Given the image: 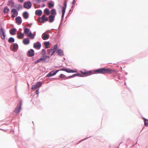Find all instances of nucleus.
Returning <instances> with one entry per match:
<instances>
[{
    "label": "nucleus",
    "mask_w": 148,
    "mask_h": 148,
    "mask_svg": "<svg viewBox=\"0 0 148 148\" xmlns=\"http://www.w3.org/2000/svg\"><path fill=\"white\" fill-rule=\"evenodd\" d=\"M35 14L37 15L40 16L42 14V12L40 10H36L35 12Z\"/></svg>",
    "instance_id": "nucleus-22"
},
{
    "label": "nucleus",
    "mask_w": 148,
    "mask_h": 148,
    "mask_svg": "<svg viewBox=\"0 0 148 148\" xmlns=\"http://www.w3.org/2000/svg\"><path fill=\"white\" fill-rule=\"evenodd\" d=\"M55 16H53L52 15H50L49 17V21L50 23H51L53 22L54 20Z\"/></svg>",
    "instance_id": "nucleus-19"
},
{
    "label": "nucleus",
    "mask_w": 148,
    "mask_h": 148,
    "mask_svg": "<svg viewBox=\"0 0 148 148\" xmlns=\"http://www.w3.org/2000/svg\"><path fill=\"white\" fill-rule=\"evenodd\" d=\"M24 33L27 36L30 37L31 39H33L34 37V35L29 31V29L26 28H24Z\"/></svg>",
    "instance_id": "nucleus-3"
},
{
    "label": "nucleus",
    "mask_w": 148,
    "mask_h": 148,
    "mask_svg": "<svg viewBox=\"0 0 148 148\" xmlns=\"http://www.w3.org/2000/svg\"><path fill=\"white\" fill-rule=\"evenodd\" d=\"M16 31V29H12L10 30V32L11 35H14L15 34V32Z\"/></svg>",
    "instance_id": "nucleus-24"
},
{
    "label": "nucleus",
    "mask_w": 148,
    "mask_h": 148,
    "mask_svg": "<svg viewBox=\"0 0 148 148\" xmlns=\"http://www.w3.org/2000/svg\"><path fill=\"white\" fill-rule=\"evenodd\" d=\"M23 16L25 19H27L28 17V14L26 12H25L23 13Z\"/></svg>",
    "instance_id": "nucleus-27"
},
{
    "label": "nucleus",
    "mask_w": 148,
    "mask_h": 148,
    "mask_svg": "<svg viewBox=\"0 0 148 148\" xmlns=\"http://www.w3.org/2000/svg\"><path fill=\"white\" fill-rule=\"evenodd\" d=\"M14 39L12 38V37H10V38L8 40V41L10 43H12L13 42H14Z\"/></svg>",
    "instance_id": "nucleus-30"
},
{
    "label": "nucleus",
    "mask_w": 148,
    "mask_h": 148,
    "mask_svg": "<svg viewBox=\"0 0 148 148\" xmlns=\"http://www.w3.org/2000/svg\"><path fill=\"white\" fill-rule=\"evenodd\" d=\"M49 35L45 33H43L42 36V38L44 40H46L48 39L49 38Z\"/></svg>",
    "instance_id": "nucleus-14"
},
{
    "label": "nucleus",
    "mask_w": 148,
    "mask_h": 148,
    "mask_svg": "<svg viewBox=\"0 0 148 148\" xmlns=\"http://www.w3.org/2000/svg\"><path fill=\"white\" fill-rule=\"evenodd\" d=\"M60 70H57L55 72H54L53 71H52L51 72H50L48 75H47V77H50L54 75H55Z\"/></svg>",
    "instance_id": "nucleus-10"
},
{
    "label": "nucleus",
    "mask_w": 148,
    "mask_h": 148,
    "mask_svg": "<svg viewBox=\"0 0 148 148\" xmlns=\"http://www.w3.org/2000/svg\"><path fill=\"white\" fill-rule=\"evenodd\" d=\"M66 6V2H65L64 3V7H63V8H62V18L64 17V13H65V12Z\"/></svg>",
    "instance_id": "nucleus-13"
},
{
    "label": "nucleus",
    "mask_w": 148,
    "mask_h": 148,
    "mask_svg": "<svg viewBox=\"0 0 148 148\" xmlns=\"http://www.w3.org/2000/svg\"><path fill=\"white\" fill-rule=\"evenodd\" d=\"M58 45H56L52 47L50 49H48V53L50 55L52 56L53 55L56 51L58 48Z\"/></svg>",
    "instance_id": "nucleus-2"
},
{
    "label": "nucleus",
    "mask_w": 148,
    "mask_h": 148,
    "mask_svg": "<svg viewBox=\"0 0 148 148\" xmlns=\"http://www.w3.org/2000/svg\"><path fill=\"white\" fill-rule=\"evenodd\" d=\"M31 3L29 1L25 2L24 3V6L25 8L29 9L31 8Z\"/></svg>",
    "instance_id": "nucleus-5"
},
{
    "label": "nucleus",
    "mask_w": 148,
    "mask_h": 148,
    "mask_svg": "<svg viewBox=\"0 0 148 148\" xmlns=\"http://www.w3.org/2000/svg\"><path fill=\"white\" fill-rule=\"evenodd\" d=\"M51 14L52 15H55L56 14V10L55 9H53L51 11Z\"/></svg>",
    "instance_id": "nucleus-29"
},
{
    "label": "nucleus",
    "mask_w": 148,
    "mask_h": 148,
    "mask_svg": "<svg viewBox=\"0 0 148 148\" xmlns=\"http://www.w3.org/2000/svg\"><path fill=\"white\" fill-rule=\"evenodd\" d=\"M46 51L45 49H42L41 52V54L43 56H45V55L46 53Z\"/></svg>",
    "instance_id": "nucleus-32"
},
{
    "label": "nucleus",
    "mask_w": 148,
    "mask_h": 148,
    "mask_svg": "<svg viewBox=\"0 0 148 148\" xmlns=\"http://www.w3.org/2000/svg\"><path fill=\"white\" fill-rule=\"evenodd\" d=\"M41 47V44L39 42H37L35 43L34 45V47L38 49H40Z\"/></svg>",
    "instance_id": "nucleus-8"
},
{
    "label": "nucleus",
    "mask_w": 148,
    "mask_h": 148,
    "mask_svg": "<svg viewBox=\"0 0 148 148\" xmlns=\"http://www.w3.org/2000/svg\"><path fill=\"white\" fill-rule=\"evenodd\" d=\"M0 34L1 38L4 39L5 37V34L3 29L1 28L0 30Z\"/></svg>",
    "instance_id": "nucleus-7"
},
{
    "label": "nucleus",
    "mask_w": 148,
    "mask_h": 148,
    "mask_svg": "<svg viewBox=\"0 0 148 148\" xmlns=\"http://www.w3.org/2000/svg\"><path fill=\"white\" fill-rule=\"evenodd\" d=\"M115 71H116L114 70L104 68L98 69L95 70V72L103 74H110L112 72H115Z\"/></svg>",
    "instance_id": "nucleus-1"
},
{
    "label": "nucleus",
    "mask_w": 148,
    "mask_h": 148,
    "mask_svg": "<svg viewBox=\"0 0 148 148\" xmlns=\"http://www.w3.org/2000/svg\"><path fill=\"white\" fill-rule=\"evenodd\" d=\"M39 3L42 2H45L47 1V0H36Z\"/></svg>",
    "instance_id": "nucleus-37"
},
{
    "label": "nucleus",
    "mask_w": 148,
    "mask_h": 148,
    "mask_svg": "<svg viewBox=\"0 0 148 148\" xmlns=\"http://www.w3.org/2000/svg\"><path fill=\"white\" fill-rule=\"evenodd\" d=\"M125 86H126V83L125 82Z\"/></svg>",
    "instance_id": "nucleus-43"
},
{
    "label": "nucleus",
    "mask_w": 148,
    "mask_h": 148,
    "mask_svg": "<svg viewBox=\"0 0 148 148\" xmlns=\"http://www.w3.org/2000/svg\"><path fill=\"white\" fill-rule=\"evenodd\" d=\"M60 77L61 78H64L65 77L66 78L65 75L62 74H61L60 75Z\"/></svg>",
    "instance_id": "nucleus-34"
},
{
    "label": "nucleus",
    "mask_w": 148,
    "mask_h": 148,
    "mask_svg": "<svg viewBox=\"0 0 148 148\" xmlns=\"http://www.w3.org/2000/svg\"><path fill=\"white\" fill-rule=\"evenodd\" d=\"M75 0H74L72 2V4L74 5L75 4Z\"/></svg>",
    "instance_id": "nucleus-40"
},
{
    "label": "nucleus",
    "mask_w": 148,
    "mask_h": 148,
    "mask_svg": "<svg viewBox=\"0 0 148 148\" xmlns=\"http://www.w3.org/2000/svg\"><path fill=\"white\" fill-rule=\"evenodd\" d=\"M36 93L37 94H38V92H39L38 90H36Z\"/></svg>",
    "instance_id": "nucleus-41"
},
{
    "label": "nucleus",
    "mask_w": 148,
    "mask_h": 148,
    "mask_svg": "<svg viewBox=\"0 0 148 148\" xmlns=\"http://www.w3.org/2000/svg\"><path fill=\"white\" fill-rule=\"evenodd\" d=\"M41 86V83L40 82H38L36 84L32 86V89H35L38 88Z\"/></svg>",
    "instance_id": "nucleus-9"
},
{
    "label": "nucleus",
    "mask_w": 148,
    "mask_h": 148,
    "mask_svg": "<svg viewBox=\"0 0 148 148\" xmlns=\"http://www.w3.org/2000/svg\"><path fill=\"white\" fill-rule=\"evenodd\" d=\"M74 75H75V76H77L79 77H82V75L81 74L79 73L75 74Z\"/></svg>",
    "instance_id": "nucleus-38"
},
{
    "label": "nucleus",
    "mask_w": 148,
    "mask_h": 148,
    "mask_svg": "<svg viewBox=\"0 0 148 148\" xmlns=\"http://www.w3.org/2000/svg\"><path fill=\"white\" fill-rule=\"evenodd\" d=\"M50 56H43L41 58L38 59V60L36 61L35 62V64H37L41 61H46L47 59L48 58L49 59L50 58Z\"/></svg>",
    "instance_id": "nucleus-4"
},
{
    "label": "nucleus",
    "mask_w": 148,
    "mask_h": 148,
    "mask_svg": "<svg viewBox=\"0 0 148 148\" xmlns=\"http://www.w3.org/2000/svg\"><path fill=\"white\" fill-rule=\"evenodd\" d=\"M23 42L24 44L27 45L29 43V41L28 38H25L23 40Z\"/></svg>",
    "instance_id": "nucleus-23"
},
{
    "label": "nucleus",
    "mask_w": 148,
    "mask_h": 148,
    "mask_svg": "<svg viewBox=\"0 0 148 148\" xmlns=\"http://www.w3.org/2000/svg\"><path fill=\"white\" fill-rule=\"evenodd\" d=\"M56 52L60 56H62L64 55L63 51L61 49H58L56 51Z\"/></svg>",
    "instance_id": "nucleus-16"
},
{
    "label": "nucleus",
    "mask_w": 148,
    "mask_h": 148,
    "mask_svg": "<svg viewBox=\"0 0 148 148\" xmlns=\"http://www.w3.org/2000/svg\"><path fill=\"white\" fill-rule=\"evenodd\" d=\"M75 76V75H74V74L73 75H72L69 76L68 77H66V79H69V78H71L73 77H74Z\"/></svg>",
    "instance_id": "nucleus-35"
},
{
    "label": "nucleus",
    "mask_w": 148,
    "mask_h": 148,
    "mask_svg": "<svg viewBox=\"0 0 148 148\" xmlns=\"http://www.w3.org/2000/svg\"><path fill=\"white\" fill-rule=\"evenodd\" d=\"M53 6L54 5L53 3H48V7L49 8H51L53 7Z\"/></svg>",
    "instance_id": "nucleus-33"
},
{
    "label": "nucleus",
    "mask_w": 148,
    "mask_h": 148,
    "mask_svg": "<svg viewBox=\"0 0 148 148\" xmlns=\"http://www.w3.org/2000/svg\"><path fill=\"white\" fill-rule=\"evenodd\" d=\"M10 11V9L7 6H5L3 9V12L4 13H8Z\"/></svg>",
    "instance_id": "nucleus-25"
},
{
    "label": "nucleus",
    "mask_w": 148,
    "mask_h": 148,
    "mask_svg": "<svg viewBox=\"0 0 148 148\" xmlns=\"http://www.w3.org/2000/svg\"><path fill=\"white\" fill-rule=\"evenodd\" d=\"M45 6V5L44 4H43V5H42V7H44V6Z\"/></svg>",
    "instance_id": "nucleus-42"
},
{
    "label": "nucleus",
    "mask_w": 148,
    "mask_h": 148,
    "mask_svg": "<svg viewBox=\"0 0 148 148\" xmlns=\"http://www.w3.org/2000/svg\"><path fill=\"white\" fill-rule=\"evenodd\" d=\"M61 71H65L67 73H76L77 71L75 70H73L70 69H67L66 68H63L61 69Z\"/></svg>",
    "instance_id": "nucleus-6"
},
{
    "label": "nucleus",
    "mask_w": 148,
    "mask_h": 148,
    "mask_svg": "<svg viewBox=\"0 0 148 148\" xmlns=\"http://www.w3.org/2000/svg\"><path fill=\"white\" fill-rule=\"evenodd\" d=\"M21 103H20V105L18 106H17V107L15 109L14 112L16 113H18L19 112L20 110L21 109Z\"/></svg>",
    "instance_id": "nucleus-15"
},
{
    "label": "nucleus",
    "mask_w": 148,
    "mask_h": 148,
    "mask_svg": "<svg viewBox=\"0 0 148 148\" xmlns=\"http://www.w3.org/2000/svg\"><path fill=\"white\" fill-rule=\"evenodd\" d=\"M145 121V125L147 126H148V122L146 121V119H144Z\"/></svg>",
    "instance_id": "nucleus-36"
},
{
    "label": "nucleus",
    "mask_w": 148,
    "mask_h": 148,
    "mask_svg": "<svg viewBox=\"0 0 148 148\" xmlns=\"http://www.w3.org/2000/svg\"><path fill=\"white\" fill-rule=\"evenodd\" d=\"M24 0H18V2L21 3H23Z\"/></svg>",
    "instance_id": "nucleus-39"
},
{
    "label": "nucleus",
    "mask_w": 148,
    "mask_h": 148,
    "mask_svg": "<svg viewBox=\"0 0 148 148\" xmlns=\"http://www.w3.org/2000/svg\"><path fill=\"white\" fill-rule=\"evenodd\" d=\"M28 53L29 56H33L34 54V51L33 49H31L28 51Z\"/></svg>",
    "instance_id": "nucleus-12"
},
{
    "label": "nucleus",
    "mask_w": 148,
    "mask_h": 148,
    "mask_svg": "<svg viewBox=\"0 0 148 148\" xmlns=\"http://www.w3.org/2000/svg\"><path fill=\"white\" fill-rule=\"evenodd\" d=\"M17 34V37L19 39H22L24 37V35L21 32H18Z\"/></svg>",
    "instance_id": "nucleus-20"
},
{
    "label": "nucleus",
    "mask_w": 148,
    "mask_h": 148,
    "mask_svg": "<svg viewBox=\"0 0 148 148\" xmlns=\"http://www.w3.org/2000/svg\"><path fill=\"white\" fill-rule=\"evenodd\" d=\"M12 12H13V14L12 15V16L13 17H14L16 16L18 14V12L15 9H13L12 10Z\"/></svg>",
    "instance_id": "nucleus-11"
},
{
    "label": "nucleus",
    "mask_w": 148,
    "mask_h": 148,
    "mask_svg": "<svg viewBox=\"0 0 148 148\" xmlns=\"http://www.w3.org/2000/svg\"><path fill=\"white\" fill-rule=\"evenodd\" d=\"M13 50L15 51V50H16L18 48V46L17 44H16L14 43L13 44Z\"/></svg>",
    "instance_id": "nucleus-26"
},
{
    "label": "nucleus",
    "mask_w": 148,
    "mask_h": 148,
    "mask_svg": "<svg viewBox=\"0 0 148 148\" xmlns=\"http://www.w3.org/2000/svg\"><path fill=\"white\" fill-rule=\"evenodd\" d=\"M42 19V21L43 23H44L45 21H47L48 20V18L46 17L45 15H42L41 17Z\"/></svg>",
    "instance_id": "nucleus-21"
},
{
    "label": "nucleus",
    "mask_w": 148,
    "mask_h": 148,
    "mask_svg": "<svg viewBox=\"0 0 148 148\" xmlns=\"http://www.w3.org/2000/svg\"><path fill=\"white\" fill-rule=\"evenodd\" d=\"M16 22L18 25L20 24L22 22V20L21 18L20 17L18 16L16 18Z\"/></svg>",
    "instance_id": "nucleus-18"
},
{
    "label": "nucleus",
    "mask_w": 148,
    "mask_h": 148,
    "mask_svg": "<svg viewBox=\"0 0 148 148\" xmlns=\"http://www.w3.org/2000/svg\"><path fill=\"white\" fill-rule=\"evenodd\" d=\"M49 42H45L44 43L45 45V48L46 49L48 48H49Z\"/></svg>",
    "instance_id": "nucleus-31"
},
{
    "label": "nucleus",
    "mask_w": 148,
    "mask_h": 148,
    "mask_svg": "<svg viewBox=\"0 0 148 148\" xmlns=\"http://www.w3.org/2000/svg\"><path fill=\"white\" fill-rule=\"evenodd\" d=\"M44 12L48 15L50 14L49 10L47 8H46L45 9Z\"/></svg>",
    "instance_id": "nucleus-28"
},
{
    "label": "nucleus",
    "mask_w": 148,
    "mask_h": 148,
    "mask_svg": "<svg viewBox=\"0 0 148 148\" xmlns=\"http://www.w3.org/2000/svg\"><path fill=\"white\" fill-rule=\"evenodd\" d=\"M82 73L84 75H85L86 76L90 75L92 74V72L91 71H81Z\"/></svg>",
    "instance_id": "nucleus-17"
}]
</instances>
